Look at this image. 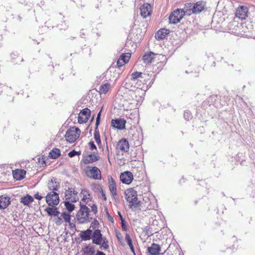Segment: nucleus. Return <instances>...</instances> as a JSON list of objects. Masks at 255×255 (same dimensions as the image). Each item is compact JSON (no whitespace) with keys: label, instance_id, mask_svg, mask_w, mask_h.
<instances>
[{"label":"nucleus","instance_id":"nucleus-33","mask_svg":"<svg viewBox=\"0 0 255 255\" xmlns=\"http://www.w3.org/2000/svg\"><path fill=\"white\" fill-rule=\"evenodd\" d=\"M60 150L58 148H54L50 152L49 156L52 159H56L60 156Z\"/></svg>","mask_w":255,"mask_h":255},{"label":"nucleus","instance_id":"nucleus-20","mask_svg":"<svg viewBox=\"0 0 255 255\" xmlns=\"http://www.w3.org/2000/svg\"><path fill=\"white\" fill-rule=\"evenodd\" d=\"M248 9L246 6H241L239 7L236 10V15L241 19H245L247 17Z\"/></svg>","mask_w":255,"mask_h":255},{"label":"nucleus","instance_id":"nucleus-39","mask_svg":"<svg viewBox=\"0 0 255 255\" xmlns=\"http://www.w3.org/2000/svg\"><path fill=\"white\" fill-rule=\"evenodd\" d=\"M116 237L118 240V241L122 245H123V237L122 234L119 232H116Z\"/></svg>","mask_w":255,"mask_h":255},{"label":"nucleus","instance_id":"nucleus-50","mask_svg":"<svg viewBox=\"0 0 255 255\" xmlns=\"http://www.w3.org/2000/svg\"><path fill=\"white\" fill-rule=\"evenodd\" d=\"M82 31H83V29H82L80 32V36L81 37H83V35H84V33L82 32Z\"/></svg>","mask_w":255,"mask_h":255},{"label":"nucleus","instance_id":"nucleus-4","mask_svg":"<svg viewBox=\"0 0 255 255\" xmlns=\"http://www.w3.org/2000/svg\"><path fill=\"white\" fill-rule=\"evenodd\" d=\"M143 62L146 63L157 62L159 64L161 62H164L166 59V57L161 54H155L152 52H146L143 56Z\"/></svg>","mask_w":255,"mask_h":255},{"label":"nucleus","instance_id":"nucleus-22","mask_svg":"<svg viewBox=\"0 0 255 255\" xmlns=\"http://www.w3.org/2000/svg\"><path fill=\"white\" fill-rule=\"evenodd\" d=\"M10 203V198L5 195L0 196V209H4L6 208Z\"/></svg>","mask_w":255,"mask_h":255},{"label":"nucleus","instance_id":"nucleus-3","mask_svg":"<svg viewBox=\"0 0 255 255\" xmlns=\"http://www.w3.org/2000/svg\"><path fill=\"white\" fill-rule=\"evenodd\" d=\"M81 134V129L76 126L70 127L66 131L64 137L69 143H74L78 139Z\"/></svg>","mask_w":255,"mask_h":255},{"label":"nucleus","instance_id":"nucleus-9","mask_svg":"<svg viewBox=\"0 0 255 255\" xmlns=\"http://www.w3.org/2000/svg\"><path fill=\"white\" fill-rule=\"evenodd\" d=\"M59 194L56 192L51 191L46 196V202L50 207H55L59 203Z\"/></svg>","mask_w":255,"mask_h":255},{"label":"nucleus","instance_id":"nucleus-36","mask_svg":"<svg viewBox=\"0 0 255 255\" xmlns=\"http://www.w3.org/2000/svg\"><path fill=\"white\" fill-rule=\"evenodd\" d=\"M71 201H66L64 202V205L65 206L66 209L69 212H71L75 209V205L71 203Z\"/></svg>","mask_w":255,"mask_h":255},{"label":"nucleus","instance_id":"nucleus-46","mask_svg":"<svg viewBox=\"0 0 255 255\" xmlns=\"http://www.w3.org/2000/svg\"><path fill=\"white\" fill-rule=\"evenodd\" d=\"M92 210L94 212V213H96L97 212V206L95 204H93L91 206Z\"/></svg>","mask_w":255,"mask_h":255},{"label":"nucleus","instance_id":"nucleus-26","mask_svg":"<svg viewBox=\"0 0 255 255\" xmlns=\"http://www.w3.org/2000/svg\"><path fill=\"white\" fill-rule=\"evenodd\" d=\"M60 186L59 182L56 181V179L53 178L49 180L47 183L48 189L51 191L55 192Z\"/></svg>","mask_w":255,"mask_h":255},{"label":"nucleus","instance_id":"nucleus-14","mask_svg":"<svg viewBox=\"0 0 255 255\" xmlns=\"http://www.w3.org/2000/svg\"><path fill=\"white\" fill-rule=\"evenodd\" d=\"M108 186L112 196L114 199L118 198L117 183L116 180L111 176H109L108 179Z\"/></svg>","mask_w":255,"mask_h":255},{"label":"nucleus","instance_id":"nucleus-6","mask_svg":"<svg viewBox=\"0 0 255 255\" xmlns=\"http://www.w3.org/2000/svg\"><path fill=\"white\" fill-rule=\"evenodd\" d=\"M86 176L90 179L101 180L102 175L100 170L96 166H87L85 169Z\"/></svg>","mask_w":255,"mask_h":255},{"label":"nucleus","instance_id":"nucleus-35","mask_svg":"<svg viewBox=\"0 0 255 255\" xmlns=\"http://www.w3.org/2000/svg\"><path fill=\"white\" fill-rule=\"evenodd\" d=\"M125 240L127 242L128 245L132 253H133L134 254H135L134 249L133 245L132 244V240L130 238V236L128 234H126V237H125Z\"/></svg>","mask_w":255,"mask_h":255},{"label":"nucleus","instance_id":"nucleus-24","mask_svg":"<svg viewBox=\"0 0 255 255\" xmlns=\"http://www.w3.org/2000/svg\"><path fill=\"white\" fill-rule=\"evenodd\" d=\"M147 251L150 255H159L161 251L159 245L152 243L151 246L147 248Z\"/></svg>","mask_w":255,"mask_h":255},{"label":"nucleus","instance_id":"nucleus-13","mask_svg":"<svg viewBox=\"0 0 255 255\" xmlns=\"http://www.w3.org/2000/svg\"><path fill=\"white\" fill-rule=\"evenodd\" d=\"M77 192L74 188H68L65 192V197L66 200L71 201V202H76L79 200V197L77 195Z\"/></svg>","mask_w":255,"mask_h":255},{"label":"nucleus","instance_id":"nucleus-19","mask_svg":"<svg viewBox=\"0 0 255 255\" xmlns=\"http://www.w3.org/2000/svg\"><path fill=\"white\" fill-rule=\"evenodd\" d=\"M240 26L241 25L239 26L238 22L235 20L229 22L227 26L229 32L234 34H239L240 33L239 31Z\"/></svg>","mask_w":255,"mask_h":255},{"label":"nucleus","instance_id":"nucleus-42","mask_svg":"<svg viewBox=\"0 0 255 255\" xmlns=\"http://www.w3.org/2000/svg\"><path fill=\"white\" fill-rule=\"evenodd\" d=\"M89 145L90 148L91 150H93L94 149H97V147L93 141L89 142Z\"/></svg>","mask_w":255,"mask_h":255},{"label":"nucleus","instance_id":"nucleus-43","mask_svg":"<svg viewBox=\"0 0 255 255\" xmlns=\"http://www.w3.org/2000/svg\"><path fill=\"white\" fill-rule=\"evenodd\" d=\"M100 192L101 194L102 198L103 199V200L105 201H106L107 200V198H106V194L105 193V192H104V190H103V189H102V190H101L100 191Z\"/></svg>","mask_w":255,"mask_h":255},{"label":"nucleus","instance_id":"nucleus-48","mask_svg":"<svg viewBox=\"0 0 255 255\" xmlns=\"http://www.w3.org/2000/svg\"><path fill=\"white\" fill-rule=\"evenodd\" d=\"M118 214L119 215V217H120V220H121V222L123 221V220H125L124 218H123L122 215L121 214V213L120 212H118Z\"/></svg>","mask_w":255,"mask_h":255},{"label":"nucleus","instance_id":"nucleus-21","mask_svg":"<svg viewBox=\"0 0 255 255\" xmlns=\"http://www.w3.org/2000/svg\"><path fill=\"white\" fill-rule=\"evenodd\" d=\"M13 177L17 180L23 179L26 175V171L22 169H16L12 171Z\"/></svg>","mask_w":255,"mask_h":255},{"label":"nucleus","instance_id":"nucleus-30","mask_svg":"<svg viewBox=\"0 0 255 255\" xmlns=\"http://www.w3.org/2000/svg\"><path fill=\"white\" fill-rule=\"evenodd\" d=\"M33 198L32 196L29 195H26V196L21 198L20 202L24 205L28 206L33 201Z\"/></svg>","mask_w":255,"mask_h":255},{"label":"nucleus","instance_id":"nucleus-25","mask_svg":"<svg viewBox=\"0 0 255 255\" xmlns=\"http://www.w3.org/2000/svg\"><path fill=\"white\" fill-rule=\"evenodd\" d=\"M99 159V157L95 154H89L83 157L82 162L85 164H88L96 162Z\"/></svg>","mask_w":255,"mask_h":255},{"label":"nucleus","instance_id":"nucleus-40","mask_svg":"<svg viewBox=\"0 0 255 255\" xmlns=\"http://www.w3.org/2000/svg\"><path fill=\"white\" fill-rule=\"evenodd\" d=\"M81 154V151H76L75 150H73L68 153V156L70 157H73L76 155H80Z\"/></svg>","mask_w":255,"mask_h":255},{"label":"nucleus","instance_id":"nucleus-2","mask_svg":"<svg viewBox=\"0 0 255 255\" xmlns=\"http://www.w3.org/2000/svg\"><path fill=\"white\" fill-rule=\"evenodd\" d=\"M124 195L130 208H135L139 206L140 201L138 200L137 191L133 188L126 190Z\"/></svg>","mask_w":255,"mask_h":255},{"label":"nucleus","instance_id":"nucleus-17","mask_svg":"<svg viewBox=\"0 0 255 255\" xmlns=\"http://www.w3.org/2000/svg\"><path fill=\"white\" fill-rule=\"evenodd\" d=\"M206 2L203 0H199L195 3L193 4L192 7L191 8L193 13H199L202 11L205 8Z\"/></svg>","mask_w":255,"mask_h":255},{"label":"nucleus","instance_id":"nucleus-1","mask_svg":"<svg viewBox=\"0 0 255 255\" xmlns=\"http://www.w3.org/2000/svg\"><path fill=\"white\" fill-rule=\"evenodd\" d=\"M151 76L148 74L140 72H134L130 75V81L125 83L127 89H132V87L136 89H143L147 85L151 80Z\"/></svg>","mask_w":255,"mask_h":255},{"label":"nucleus","instance_id":"nucleus-31","mask_svg":"<svg viewBox=\"0 0 255 255\" xmlns=\"http://www.w3.org/2000/svg\"><path fill=\"white\" fill-rule=\"evenodd\" d=\"M83 255H94L95 249L92 246H88L83 249Z\"/></svg>","mask_w":255,"mask_h":255},{"label":"nucleus","instance_id":"nucleus-32","mask_svg":"<svg viewBox=\"0 0 255 255\" xmlns=\"http://www.w3.org/2000/svg\"><path fill=\"white\" fill-rule=\"evenodd\" d=\"M92 236V231L88 229L85 231H83L81 233V237L84 241L89 240Z\"/></svg>","mask_w":255,"mask_h":255},{"label":"nucleus","instance_id":"nucleus-51","mask_svg":"<svg viewBox=\"0 0 255 255\" xmlns=\"http://www.w3.org/2000/svg\"><path fill=\"white\" fill-rule=\"evenodd\" d=\"M123 64H121V65H118V67H121L122 66H123Z\"/></svg>","mask_w":255,"mask_h":255},{"label":"nucleus","instance_id":"nucleus-11","mask_svg":"<svg viewBox=\"0 0 255 255\" xmlns=\"http://www.w3.org/2000/svg\"><path fill=\"white\" fill-rule=\"evenodd\" d=\"M120 181L125 184L129 185L133 180V175L129 171H126L122 172L120 175Z\"/></svg>","mask_w":255,"mask_h":255},{"label":"nucleus","instance_id":"nucleus-47","mask_svg":"<svg viewBox=\"0 0 255 255\" xmlns=\"http://www.w3.org/2000/svg\"><path fill=\"white\" fill-rule=\"evenodd\" d=\"M95 255H106L103 252L98 251Z\"/></svg>","mask_w":255,"mask_h":255},{"label":"nucleus","instance_id":"nucleus-44","mask_svg":"<svg viewBox=\"0 0 255 255\" xmlns=\"http://www.w3.org/2000/svg\"><path fill=\"white\" fill-rule=\"evenodd\" d=\"M34 197H35V199L39 200H40L43 198L42 196L39 194V193H36V194H35Z\"/></svg>","mask_w":255,"mask_h":255},{"label":"nucleus","instance_id":"nucleus-23","mask_svg":"<svg viewBox=\"0 0 255 255\" xmlns=\"http://www.w3.org/2000/svg\"><path fill=\"white\" fill-rule=\"evenodd\" d=\"M62 219L64 220L66 225H69V226H71V216L70 215L69 213L64 212L62 213L61 217H58L56 223L59 224H61L62 222Z\"/></svg>","mask_w":255,"mask_h":255},{"label":"nucleus","instance_id":"nucleus-45","mask_svg":"<svg viewBox=\"0 0 255 255\" xmlns=\"http://www.w3.org/2000/svg\"><path fill=\"white\" fill-rule=\"evenodd\" d=\"M100 115H101V112H100L99 113V114H98L97 117V119H96V125H97V126H98L99 125V123H100Z\"/></svg>","mask_w":255,"mask_h":255},{"label":"nucleus","instance_id":"nucleus-7","mask_svg":"<svg viewBox=\"0 0 255 255\" xmlns=\"http://www.w3.org/2000/svg\"><path fill=\"white\" fill-rule=\"evenodd\" d=\"M90 209L86 206H80V209L76 214V218L80 223L89 221Z\"/></svg>","mask_w":255,"mask_h":255},{"label":"nucleus","instance_id":"nucleus-10","mask_svg":"<svg viewBox=\"0 0 255 255\" xmlns=\"http://www.w3.org/2000/svg\"><path fill=\"white\" fill-rule=\"evenodd\" d=\"M184 14L185 11L183 9H177L170 15L169 22L173 24L177 23L182 19Z\"/></svg>","mask_w":255,"mask_h":255},{"label":"nucleus","instance_id":"nucleus-49","mask_svg":"<svg viewBox=\"0 0 255 255\" xmlns=\"http://www.w3.org/2000/svg\"><path fill=\"white\" fill-rule=\"evenodd\" d=\"M46 164V162L45 161L42 159L41 160V163L40 164V166H43L44 165H45Z\"/></svg>","mask_w":255,"mask_h":255},{"label":"nucleus","instance_id":"nucleus-12","mask_svg":"<svg viewBox=\"0 0 255 255\" xmlns=\"http://www.w3.org/2000/svg\"><path fill=\"white\" fill-rule=\"evenodd\" d=\"M91 116V111L87 108L81 110L78 117V122L79 124L86 123Z\"/></svg>","mask_w":255,"mask_h":255},{"label":"nucleus","instance_id":"nucleus-34","mask_svg":"<svg viewBox=\"0 0 255 255\" xmlns=\"http://www.w3.org/2000/svg\"><path fill=\"white\" fill-rule=\"evenodd\" d=\"M45 211L49 215H54L55 216H57L60 213L57 208H53L49 207L46 208Z\"/></svg>","mask_w":255,"mask_h":255},{"label":"nucleus","instance_id":"nucleus-28","mask_svg":"<svg viewBox=\"0 0 255 255\" xmlns=\"http://www.w3.org/2000/svg\"><path fill=\"white\" fill-rule=\"evenodd\" d=\"M168 33V30L161 29L157 31L155 34V37L158 40L163 39Z\"/></svg>","mask_w":255,"mask_h":255},{"label":"nucleus","instance_id":"nucleus-5","mask_svg":"<svg viewBox=\"0 0 255 255\" xmlns=\"http://www.w3.org/2000/svg\"><path fill=\"white\" fill-rule=\"evenodd\" d=\"M92 242L98 245H101V247L104 249L109 248L108 242L106 239L102 238V235L100 230H95L92 235Z\"/></svg>","mask_w":255,"mask_h":255},{"label":"nucleus","instance_id":"nucleus-8","mask_svg":"<svg viewBox=\"0 0 255 255\" xmlns=\"http://www.w3.org/2000/svg\"><path fill=\"white\" fill-rule=\"evenodd\" d=\"M79 198H80V206H86L92 201V196L90 191L86 188L81 189L79 194Z\"/></svg>","mask_w":255,"mask_h":255},{"label":"nucleus","instance_id":"nucleus-41","mask_svg":"<svg viewBox=\"0 0 255 255\" xmlns=\"http://www.w3.org/2000/svg\"><path fill=\"white\" fill-rule=\"evenodd\" d=\"M121 224L123 230L125 231H127L128 230V226L127 225V222L125 221V220L124 221L123 220V221L121 222Z\"/></svg>","mask_w":255,"mask_h":255},{"label":"nucleus","instance_id":"nucleus-38","mask_svg":"<svg viewBox=\"0 0 255 255\" xmlns=\"http://www.w3.org/2000/svg\"><path fill=\"white\" fill-rule=\"evenodd\" d=\"M91 186L92 190L95 192H100V191L102 189V187L100 185L96 183H93L91 184Z\"/></svg>","mask_w":255,"mask_h":255},{"label":"nucleus","instance_id":"nucleus-15","mask_svg":"<svg viewBox=\"0 0 255 255\" xmlns=\"http://www.w3.org/2000/svg\"><path fill=\"white\" fill-rule=\"evenodd\" d=\"M129 148V145L128 140L123 138L118 142L116 149L117 151H120L123 153L128 152Z\"/></svg>","mask_w":255,"mask_h":255},{"label":"nucleus","instance_id":"nucleus-16","mask_svg":"<svg viewBox=\"0 0 255 255\" xmlns=\"http://www.w3.org/2000/svg\"><path fill=\"white\" fill-rule=\"evenodd\" d=\"M126 121L124 119H117L111 121L112 126L118 129L126 128Z\"/></svg>","mask_w":255,"mask_h":255},{"label":"nucleus","instance_id":"nucleus-29","mask_svg":"<svg viewBox=\"0 0 255 255\" xmlns=\"http://www.w3.org/2000/svg\"><path fill=\"white\" fill-rule=\"evenodd\" d=\"M130 57L131 54L130 53H124L118 59L117 64H122V62L124 64H127L129 61Z\"/></svg>","mask_w":255,"mask_h":255},{"label":"nucleus","instance_id":"nucleus-27","mask_svg":"<svg viewBox=\"0 0 255 255\" xmlns=\"http://www.w3.org/2000/svg\"><path fill=\"white\" fill-rule=\"evenodd\" d=\"M112 88L111 84L109 83L102 84L99 88V93L100 95L106 94Z\"/></svg>","mask_w":255,"mask_h":255},{"label":"nucleus","instance_id":"nucleus-18","mask_svg":"<svg viewBox=\"0 0 255 255\" xmlns=\"http://www.w3.org/2000/svg\"><path fill=\"white\" fill-rule=\"evenodd\" d=\"M151 12V6L148 3H144L140 7V14L143 18L150 16Z\"/></svg>","mask_w":255,"mask_h":255},{"label":"nucleus","instance_id":"nucleus-37","mask_svg":"<svg viewBox=\"0 0 255 255\" xmlns=\"http://www.w3.org/2000/svg\"><path fill=\"white\" fill-rule=\"evenodd\" d=\"M94 137L96 140L99 148L102 147V143L100 139V132L98 130H95L94 133Z\"/></svg>","mask_w":255,"mask_h":255}]
</instances>
